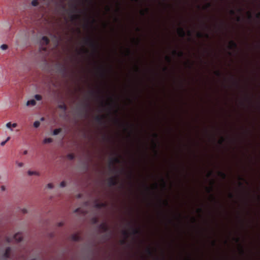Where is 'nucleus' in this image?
Segmentation results:
<instances>
[{
  "label": "nucleus",
  "mask_w": 260,
  "mask_h": 260,
  "mask_svg": "<svg viewBox=\"0 0 260 260\" xmlns=\"http://www.w3.org/2000/svg\"><path fill=\"white\" fill-rule=\"evenodd\" d=\"M84 43L89 45L93 50L94 52H97L99 49V43L89 37H87L84 39Z\"/></svg>",
  "instance_id": "1"
},
{
  "label": "nucleus",
  "mask_w": 260,
  "mask_h": 260,
  "mask_svg": "<svg viewBox=\"0 0 260 260\" xmlns=\"http://www.w3.org/2000/svg\"><path fill=\"white\" fill-rule=\"evenodd\" d=\"M108 185L110 187L115 186L118 182V176H113L110 177L107 180Z\"/></svg>",
  "instance_id": "2"
},
{
  "label": "nucleus",
  "mask_w": 260,
  "mask_h": 260,
  "mask_svg": "<svg viewBox=\"0 0 260 260\" xmlns=\"http://www.w3.org/2000/svg\"><path fill=\"white\" fill-rule=\"evenodd\" d=\"M99 228L103 233L107 232L109 231V227L106 222L101 223Z\"/></svg>",
  "instance_id": "3"
},
{
  "label": "nucleus",
  "mask_w": 260,
  "mask_h": 260,
  "mask_svg": "<svg viewBox=\"0 0 260 260\" xmlns=\"http://www.w3.org/2000/svg\"><path fill=\"white\" fill-rule=\"evenodd\" d=\"M228 48L230 49H236L237 48V44L233 40H231L229 42Z\"/></svg>",
  "instance_id": "4"
},
{
  "label": "nucleus",
  "mask_w": 260,
  "mask_h": 260,
  "mask_svg": "<svg viewBox=\"0 0 260 260\" xmlns=\"http://www.w3.org/2000/svg\"><path fill=\"white\" fill-rule=\"evenodd\" d=\"M120 162V159L117 157H115L111 159L110 161V166H113L115 163L119 164Z\"/></svg>",
  "instance_id": "5"
},
{
  "label": "nucleus",
  "mask_w": 260,
  "mask_h": 260,
  "mask_svg": "<svg viewBox=\"0 0 260 260\" xmlns=\"http://www.w3.org/2000/svg\"><path fill=\"white\" fill-rule=\"evenodd\" d=\"M105 118L104 115H98L95 117V120L99 123H102L104 118Z\"/></svg>",
  "instance_id": "6"
},
{
  "label": "nucleus",
  "mask_w": 260,
  "mask_h": 260,
  "mask_svg": "<svg viewBox=\"0 0 260 260\" xmlns=\"http://www.w3.org/2000/svg\"><path fill=\"white\" fill-rule=\"evenodd\" d=\"M177 32H178V35L181 37H182V38L184 37L186 35V33H185L184 29L182 27L178 28V29L177 30Z\"/></svg>",
  "instance_id": "7"
},
{
  "label": "nucleus",
  "mask_w": 260,
  "mask_h": 260,
  "mask_svg": "<svg viewBox=\"0 0 260 260\" xmlns=\"http://www.w3.org/2000/svg\"><path fill=\"white\" fill-rule=\"evenodd\" d=\"M14 239L17 241V242H20L22 240V236L21 234L20 233H17L14 236Z\"/></svg>",
  "instance_id": "8"
},
{
  "label": "nucleus",
  "mask_w": 260,
  "mask_h": 260,
  "mask_svg": "<svg viewBox=\"0 0 260 260\" xmlns=\"http://www.w3.org/2000/svg\"><path fill=\"white\" fill-rule=\"evenodd\" d=\"M71 239L74 241H79L80 240L81 237L78 234H74L71 236Z\"/></svg>",
  "instance_id": "9"
},
{
  "label": "nucleus",
  "mask_w": 260,
  "mask_h": 260,
  "mask_svg": "<svg viewBox=\"0 0 260 260\" xmlns=\"http://www.w3.org/2000/svg\"><path fill=\"white\" fill-rule=\"evenodd\" d=\"M141 234V230L139 229L134 227L132 228V234L133 235H140Z\"/></svg>",
  "instance_id": "10"
},
{
  "label": "nucleus",
  "mask_w": 260,
  "mask_h": 260,
  "mask_svg": "<svg viewBox=\"0 0 260 260\" xmlns=\"http://www.w3.org/2000/svg\"><path fill=\"white\" fill-rule=\"evenodd\" d=\"M106 206L107 204L105 203H96L95 205V207L98 209L106 207Z\"/></svg>",
  "instance_id": "11"
},
{
  "label": "nucleus",
  "mask_w": 260,
  "mask_h": 260,
  "mask_svg": "<svg viewBox=\"0 0 260 260\" xmlns=\"http://www.w3.org/2000/svg\"><path fill=\"white\" fill-rule=\"evenodd\" d=\"M42 43L46 46L50 42L49 39L46 36H44L42 37Z\"/></svg>",
  "instance_id": "12"
},
{
  "label": "nucleus",
  "mask_w": 260,
  "mask_h": 260,
  "mask_svg": "<svg viewBox=\"0 0 260 260\" xmlns=\"http://www.w3.org/2000/svg\"><path fill=\"white\" fill-rule=\"evenodd\" d=\"M173 53L174 55H178L179 57H182L184 55V53L183 52V51H179V52H177L176 50H174L173 51Z\"/></svg>",
  "instance_id": "13"
},
{
  "label": "nucleus",
  "mask_w": 260,
  "mask_h": 260,
  "mask_svg": "<svg viewBox=\"0 0 260 260\" xmlns=\"http://www.w3.org/2000/svg\"><path fill=\"white\" fill-rule=\"evenodd\" d=\"M36 104V102L35 100H30L27 102L26 105L27 106H35Z\"/></svg>",
  "instance_id": "14"
},
{
  "label": "nucleus",
  "mask_w": 260,
  "mask_h": 260,
  "mask_svg": "<svg viewBox=\"0 0 260 260\" xmlns=\"http://www.w3.org/2000/svg\"><path fill=\"white\" fill-rule=\"evenodd\" d=\"M218 175L223 179H225L226 178V174L222 171H219Z\"/></svg>",
  "instance_id": "15"
},
{
  "label": "nucleus",
  "mask_w": 260,
  "mask_h": 260,
  "mask_svg": "<svg viewBox=\"0 0 260 260\" xmlns=\"http://www.w3.org/2000/svg\"><path fill=\"white\" fill-rule=\"evenodd\" d=\"M58 107L60 109L63 110V111H66L67 109V107L64 103L59 105Z\"/></svg>",
  "instance_id": "16"
},
{
  "label": "nucleus",
  "mask_w": 260,
  "mask_h": 260,
  "mask_svg": "<svg viewBox=\"0 0 260 260\" xmlns=\"http://www.w3.org/2000/svg\"><path fill=\"white\" fill-rule=\"evenodd\" d=\"M61 131H62V129L61 128H56L53 131V135H57L61 132Z\"/></svg>",
  "instance_id": "17"
},
{
  "label": "nucleus",
  "mask_w": 260,
  "mask_h": 260,
  "mask_svg": "<svg viewBox=\"0 0 260 260\" xmlns=\"http://www.w3.org/2000/svg\"><path fill=\"white\" fill-rule=\"evenodd\" d=\"M80 16L78 14H72L71 15V19L72 20H75L79 18Z\"/></svg>",
  "instance_id": "18"
},
{
  "label": "nucleus",
  "mask_w": 260,
  "mask_h": 260,
  "mask_svg": "<svg viewBox=\"0 0 260 260\" xmlns=\"http://www.w3.org/2000/svg\"><path fill=\"white\" fill-rule=\"evenodd\" d=\"M10 247H7L6 249V251H5V256L6 257H9V255H10Z\"/></svg>",
  "instance_id": "19"
},
{
  "label": "nucleus",
  "mask_w": 260,
  "mask_h": 260,
  "mask_svg": "<svg viewBox=\"0 0 260 260\" xmlns=\"http://www.w3.org/2000/svg\"><path fill=\"white\" fill-rule=\"evenodd\" d=\"M27 173H28V175H29V176L33 175L39 176L40 175L39 173H38L36 171H28Z\"/></svg>",
  "instance_id": "20"
},
{
  "label": "nucleus",
  "mask_w": 260,
  "mask_h": 260,
  "mask_svg": "<svg viewBox=\"0 0 260 260\" xmlns=\"http://www.w3.org/2000/svg\"><path fill=\"white\" fill-rule=\"evenodd\" d=\"M53 140L52 138H45L44 141H43V142L44 143H51L52 142Z\"/></svg>",
  "instance_id": "21"
},
{
  "label": "nucleus",
  "mask_w": 260,
  "mask_h": 260,
  "mask_svg": "<svg viewBox=\"0 0 260 260\" xmlns=\"http://www.w3.org/2000/svg\"><path fill=\"white\" fill-rule=\"evenodd\" d=\"M122 235L125 237V238H127L129 236V233L126 230H123L122 231Z\"/></svg>",
  "instance_id": "22"
},
{
  "label": "nucleus",
  "mask_w": 260,
  "mask_h": 260,
  "mask_svg": "<svg viewBox=\"0 0 260 260\" xmlns=\"http://www.w3.org/2000/svg\"><path fill=\"white\" fill-rule=\"evenodd\" d=\"M146 252L147 253V254H149V255L151 256L153 255V252L150 247H148L146 249Z\"/></svg>",
  "instance_id": "23"
},
{
  "label": "nucleus",
  "mask_w": 260,
  "mask_h": 260,
  "mask_svg": "<svg viewBox=\"0 0 260 260\" xmlns=\"http://www.w3.org/2000/svg\"><path fill=\"white\" fill-rule=\"evenodd\" d=\"M212 186L210 187H207V190L208 193H210L213 191V185L214 184V182L212 181L211 182Z\"/></svg>",
  "instance_id": "24"
},
{
  "label": "nucleus",
  "mask_w": 260,
  "mask_h": 260,
  "mask_svg": "<svg viewBox=\"0 0 260 260\" xmlns=\"http://www.w3.org/2000/svg\"><path fill=\"white\" fill-rule=\"evenodd\" d=\"M31 5L33 6L36 7L39 5V2L38 0H32L31 2Z\"/></svg>",
  "instance_id": "25"
},
{
  "label": "nucleus",
  "mask_w": 260,
  "mask_h": 260,
  "mask_svg": "<svg viewBox=\"0 0 260 260\" xmlns=\"http://www.w3.org/2000/svg\"><path fill=\"white\" fill-rule=\"evenodd\" d=\"M211 7V4L210 3H207L206 5L203 7L204 10H206Z\"/></svg>",
  "instance_id": "26"
},
{
  "label": "nucleus",
  "mask_w": 260,
  "mask_h": 260,
  "mask_svg": "<svg viewBox=\"0 0 260 260\" xmlns=\"http://www.w3.org/2000/svg\"><path fill=\"white\" fill-rule=\"evenodd\" d=\"M92 222L93 223V224H96L99 221V219L97 217H94L92 218Z\"/></svg>",
  "instance_id": "27"
},
{
  "label": "nucleus",
  "mask_w": 260,
  "mask_h": 260,
  "mask_svg": "<svg viewBox=\"0 0 260 260\" xmlns=\"http://www.w3.org/2000/svg\"><path fill=\"white\" fill-rule=\"evenodd\" d=\"M10 137H8L5 141H3V142H2L1 143V146H4V145L6 144V143H7V142L10 140Z\"/></svg>",
  "instance_id": "28"
},
{
  "label": "nucleus",
  "mask_w": 260,
  "mask_h": 260,
  "mask_svg": "<svg viewBox=\"0 0 260 260\" xmlns=\"http://www.w3.org/2000/svg\"><path fill=\"white\" fill-rule=\"evenodd\" d=\"M35 98L37 101H40L42 99V96L41 95H39V94H36L35 95Z\"/></svg>",
  "instance_id": "29"
},
{
  "label": "nucleus",
  "mask_w": 260,
  "mask_h": 260,
  "mask_svg": "<svg viewBox=\"0 0 260 260\" xmlns=\"http://www.w3.org/2000/svg\"><path fill=\"white\" fill-rule=\"evenodd\" d=\"M40 125V122L39 121H36L34 123V127L37 128Z\"/></svg>",
  "instance_id": "30"
},
{
  "label": "nucleus",
  "mask_w": 260,
  "mask_h": 260,
  "mask_svg": "<svg viewBox=\"0 0 260 260\" xmlns=\"http://www.w3.org/2000/svg\"><path fill=\"white\" fill-rule=\"evenodd\" d=\"M8 48V45L6 44H3L1 46V48L3 50L7 49Z\"/></svg>",
  "instance_id": "31"
},
{
  "label": "nucleus",
  "mask_w": 260,
  "mask_h": 260,
  "mask_svg": "<svg viewBox=\"0 0 260 260\" xmlns=\"http://www.w3.org/2000/svg\"><path fill=\"white\" fill-rule=\"evenodd\" d=\"M224 141L225 139L223 137H221L220 140L218 141L219 144L222 145L223 143L224 142Z\"/></svg>",
  "instance_id": "32"
},
{
  "label": "nucleus",
  "mask_w": 260,
  "mask_h": 260,
  "mask_svg": "<svg viewBox=\"0 0 260 260\" xmlns=\"http://www.w3.org/2000/svg\"><path fill=\"white\" fill-rule=\"evenodd\" d=\"M99 69L101 71V76L102 77H105V70H104V69L103 68H100Z\"/></svg>",
  "instance_id": "33"
},
{
  "label": "nucleus",
  "mask_w": 260,
  "mask_h": 260,
  "mask_svg": "<svg viewBox=\"0 0 260 260\" xmlns=\"http://www.w3.org/2000/svg\"><path fill=\"white\" fill-rule=\"evenodd\" d=\"M74 157H75V156L73 154L71 153V154H69L68 155V158L70 159H71V160L73 159L74 158Z\"/></svg>",
  "instance_id": "34"
},
{
  "label": "nucleus",
  "mask_w": 260,
  "mask_h": 260,
  "mask_svg": "<svg viewBox=\"0 0 260 260\" xmlns=\"http://www.w3.org/2000/svg\"><path fill=\"white\" fill-rule=\"evenodd\" d=\"M148 11H149V9H146L145 10V11H143V10H142V11H141V12H140L141 15H142V16H144V15H145V12L148 13Z\"/></svg>",
  "instance_id": "35"
},
{
  "label": "nucleus",
  "mask_w": 260,
  "mask_h": 260,
  "mask_svg": "<svg viewBox=\"0 0 260 260\" xmlns=\"http://www.w3.org/2000/svg\"><path fill=\"white\" fill-rule=\"evenodd\" d=\"M73 12H77L78 10V7L76 5H73Z\"/></svg>",
  "instance_id": "36"
},
{
  "label": "nucleus",
  "mask_w": 260,
  "mask_h": 260,
  "mask_svg": "<svg viewBox=\"0 0 260 260\" xmlns=\"http://www.w3.org/2000/svg\"><path fill=\"white\" fill-rule=\"evenodd\" d=\"M197 36L198 37H199L200 38H202L203 37L204 34L202 32H198L197 34Z\"/></svg>",
  "instance_id": "37"
},
{
  "label": "nucleus",
  "mask_w": 260,
  "mask_h": 260,
  "mask_svg": "<svg viewBox=\"0 0 260 260\" xmlns=\"http://www.w3.org/2000/svg\"><path fill=\"white\" fill-rule=\"evenodd\" d=\"M75 213H82V211H81V209L80 208H77L74 211Z\"/></svg>",
  "instance_id": "38"
},
{
  "label": "nucleus",
  "mask_w": 260,
  "mask_h": 260,
  "mask_svg": "<svg viewBox=\"0 0 260 260\" xmlns=\"http://www.w3.org/2000/svg\"><path fill=\"white\" fill-rule=\"evenodd\" d=\"M215 74L218 77L221 76V73L219 71H216L215 72Z\"/></svg>",
  "instance_id": "39"
},
{
  "label": "nucleus",
  "mask_w": 260,
  "mask_h": 260,
  "mask_svg": "<svg viewBox=\"0 0 260 260\" xmlns=\"http://www.w3.org/2000/svg\"><path fill=\"white\" fill-rule=\"evenodd\" d=\"M248 17L249 19H251L252 18V14L250 12H247Z\"/></svg>",
  "instance_id": "40"
},
{
  "label": "nucleus",
  "mask_w": 260,
  "mask_h": 260,
  "mask_svg": "<svg viewBox=\"0 0 260 260\" xmlns=\"http://www.w3.org/2000/svg\"><path fill=\"white\" fill-rule=\"evenodd\" d=\"M6 126L7 127H8V128H11V127H12V123L10 122H8L6 124Z\"/></svg>",
  "instance_id": "41"
},
{
  "label": "nucleus",
  "mask_w": 260,
  "mask_h": 260,
  "mask_svg": "<svg viewBox=\"0 0 260 260\" xmlns=\"http://www.w3.org/2000/svg\"><path fill=\"white\" fill-rule=\"evenodd\" d=\"M166 59L169 62H170L171 61V58L170 56H166Z\"/></svg>",
  "instance_id": "42"
},
{
  "label": "nucleus",
  "mask_w": 260,
  "mask_h": 260,
  "mask_svg": "<svg viewBox=\"0 0 260 260\" xmlns=\"http://www.w3.org/2000/svg\"><path fill=\"white\" fill-rule=\"evenodd\" d=\"M66 182L64 181H62L60 183V185L61 187H64L66 186Z\"/></svg>",
  "instance_id": "43"
},
{
  "label": "nucleus",
  "mask_w": 260,
  "mask_h": 260,
  "mask_svg": "<svg viewBox=\"0 0 260 260\" xmlns=\"http://www.w3.org/2000/svg\"><path fill=\"white\" fill-rule=\"evenodd\" d=\"M47 187L49 188H52L53 187V185L52 183H48L47 184Z\"/></svg>",
  "instance_id": "44"
},
{
  "label": "nucleus",
  "mask_w": 260,
  "mask_h": 260,
  "mask_svg": "<svg viewBox=\"0 0 260 260\" xmlns=\"http://www.w3.org/2000/svg\"><path fill=\"white\" fill-rule=\"evenodd\" d=\"M126 52H127V55H130L131 54V50L129 48H127L126 49Z\"/></svg>",
  "instance_id": "45"
},
{
  "label": "nucleus",
  "mask_w": 260,
  "mask_h": 260,
  "mask_svg": "<svg viewBox=\"0 0 260 260\" xmlns=\"http://www.w3.org/2000/svg\"><path fill=\"white\" fill-rule=\"evenodd\" d=\"M161 181L162 182L163 187L164 188H165L166 186V182H165V180H164V179L163 178L161 179Z\"/></svg>",
  "instance_id": "46"
},
{
  "label": "nucleus",
  "mask_w": 260,
  "mask_h": 260,
  "mask_svg": "<svg viewBox=\"0 0 260 260\" xmlns=\"http://www.w3.org/2000/svg\"><path fill=\"white\" fill-rule=\"evenodd\" d=\"M17 164L19 167H22L23 166V163L22 162H17Z\"/></svg>",
  "instance_id": "47"
},
{
  "label": "nucleus",
  "mask_w": 260,
  "mask_h": 260,
  "mask_svg": "<svg viewBox=\"0 0 260 260\" xmlns=\"http://www.w3.org/2000/svg\"><path fill=\"white\" fill-rule=\"evenodd\" d=\"M240 252L242 254H244V253H245L244 250L241 246L240 247Z\"/></svg>",
  "instance_id": "48"
},
{
  "label": "nucleus",
  "mask_w": 260,
  "mask_h": 260,
  "mask_svg": "<svg viewBox=\"0 0 260 260\" xmlns=\"http://www.w3.org/2000/svg\"><path fill=\"white\" fill-rule=\"evenodd\" d=\"M163 203L166 206H168L169 205L168 202L167 200H165V201H163Z\"/></svg>",
  "instance_id": "49"
},
{
  "label": "nucleus",
  "mask_w": 260,
  "mask_h": 260,
  "mask_svg": "<svg viewBox=\"0 0 260 260\" xmlns=\"http://www.w3.org/2000/svg\"><path fill=\"white\" fill-rule=\"evenodd\" d=\"M121 244H124L126 243V240L125 239L122 240L120 241Z\"/></svg>",
  "instance_id": "50"
},
{
  "label": "nucleus",
  "mask_w": 260,
  "mask_h": 260,
  "mask_svg": "<svg viewBox=\"0 0 260 260\" xmlns=\"http://www.w3.org/2000/svg\"><path fill=\"white\" fill-rule=\"evenodd\" d=\"M212 175V172L210 171V172H209L208 173L207 176L209 177H210Z\"/></svg>",
  "instance_id": "51"
},
{
  "label": "nucleus",
  "mask_w": 260,
  "mask_h": 260,
  "mask_svg": "<svg viewBox=\"0 0 260 260\" xmlns=\"http://www.w3.org/2000/svg\"><path fill=\"white\" fill-rule=\"evenodd\" d=\"M197 211L199 213H201L202 212V209L200 208L197 209Z\"/></svg>",
  "instance_id": "52"
},
{
  "label": "nucleus",
  "mask_w": 260,
  "mask_h": 260,
  "mask_svg": "<svg viewBox=\"0 0 260 260\" xmlns=\"http://www.w3.org/2000/svg\"><path fill=\"white\" fill-rule=\"evenodd\" d=\"M17 124L16 123H14L12 124V127H16L17 126Z\"/></svg>",
  "instance_id": "53"
},
{
  "label": "nucleus",
  "mask_w": 260,
  "mask_h": 260,
  "mask_svg": "<svg viewBox=\"0 0 260 260\" xmlns=\"http://www.w3.org/2000/svg\"><path fill=\"white\" fill-rule=\"evenodd\" d=\"M187 35L189 36V37H191V32L190 31V30H188L187 31Z\"/></svg>",
  "instance_id": "54"
},
{
  "label": "nucleus",
  "mask_w": 260,
  "mask_h": 260,
  "mask_svg": "<svg viewBox=\"0 0 260 260\" xmlns=\"http://www.w3.org/2000/svg\"><path fill=\"white\" fill-rule=\"evenodd\" d=\"M153 137L155 138H158V135L156 134V133H154L153 134Z\"/></svg>",
  "instance_id": "55"
},
{
  "label": "nucleus",
  "mask_w": 260,
  "mask_h": 260,
  "mask_svg": "<svg viewBox=\"0 0 260 260\" xmlns=\"http://www.w3.org/2000/svg\"><path fill=\"white\" fill-rule=\"evenodd\" d=\"M256 17L257 18H260V12L256 14Z\"/></svg>",
  "instance_id": "56"
},
{
  "label": "nucleus",
  "mask_w": 260,
  "mask_h": 260,
  "mask_svg": "<svg viewBox=\"0 0 260 260\" xmlns=\"http://www.w3.org/2000/svg\"><path fill=\"white\" fill-rule=\"evenodd\" d=\"M136 71L137 72H139L140 71L139 68L138 66H136Z\"/></svg>",
  "instance_id": "57"
},
{
  "label": "nucleus",
  "mask_w": 260,
  "mask_h": 260,
  "mask_svg": "<svg viewBox=\"0 0 260 260\" xmlns=\"http://www.w3.org/2000/svg\"><path fill=\"white\" fill-rule=\"evenodd\" d=\"M22 212H23L24 214L26 213L27 212V210H26V209H23L22 210Z\"/></svg>",
  "instance_id": "58"
},
{
  "label": "nucleus",
  "mask_w": 260,
  "mask_h": 260,
  "mask_svg": "<svg viewBox=\"0 0 260 260\" xmlns=\"http://www.w3.org/2000/svg\"><path fill=\"white\" fill-rule=\"evenodd\" d=\"M230 13H231L232 15H234V14H235V11H234V10H231L230 11Z\"/></svg>",
  "instance_id": "59"
},
{
  "label": "nucleus",
  "mask_w": 260,
  "mask_h": 260,
  "mask_svg": "<svg viewBox=\"0 0 260 260\" xmlns=\"http://www.w3.org/2000/svg\"><path fill=\"white\" fill-rule=\"evenodd\" d=\"M41 49H42L43 50H44V51H46V47H43L42 46L41 47Z\"/></svg>",
  "instance_id": "60"
},
{
  "label": "nucleus",
  "mask_w": 260,
  "mask_h": 260,
  "mask_svg": "<svg viewBox=\"0 0 260 260\" xmlns=\"http://www.w3.org/2000/svg\"><path fill=\"white\" fill-rule=\"evenodd\" d=\"M229 197H230V198H233L234 197V196H233V194L232 193H230L229 194Z\"/></svg>",
  "instance_id": "61"
},
{
  "label": "nucleus",
  "mask_w": 260,
  "mask_h": 260,
  "mask_svg": "<svg viewBox=\"0 0 260 260\" xmlns=\"http://www.w3.org/2000/svg\"><path fill=\"white\" fill-rule=\"evenodd\" d=\"M204 36L206 38H209V36L208 34H204Z\"/></svg>",
  "instance_id": "62"
},
{
  "label": "nucleus",
  "mask_w": 260,
  "mask_h": 260,
  "mask_svg": "<svg viewBox=\"0 0 260 260\" xmlns=\"http://www.w3.org/2000/svg\"><path fill=\"white\" fill-rule=\"evenodd\" d=\"M236 242H239L240 241V239L239 238H236L235 239Z\"/></svg>",
  "instance_id": "63"
},
{
  "label": "nucleus",
  "mask_w": 260,
  "mask_h": 260,
  "mask_svg": "<svg viewBox=\"0 0 260 260\" xmlns=\"http://www.w3.org/2000/svg\"><path fill=\"white\" fill-rule=\"evenodd\" d=\"M1 189L2 191H4L5 190V187L4 186H2Z\"/></svg>",
  "instance_id": "64"
}]
</instances>
